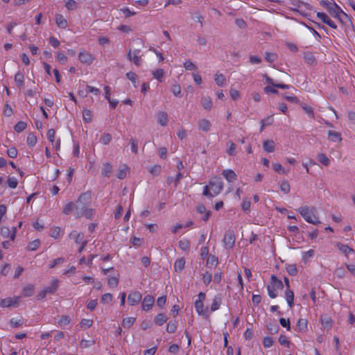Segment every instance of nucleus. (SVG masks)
Instances as JSON below:
<instances>
[{
  "mask_svg": "<svg viewBox=\"0 0 355 355\" xmlns=\"http://www.w3.org/2000/svg\"><path fill=\"white\" fill-rule=\"evenodd\" d=\"M320 4L327 10L331 17L337 19L342 24L347 26V23L348 21L345 19V17H343L342 13H338L336 12L328 3V1L320 0Z\"/></svg>",
  "mask_w": 355,
  "mask_h": 355,
  "instance_id": "nucleus-1",
  "label": "nucleus"
},
{
  "mask_svg": "<svg viewBox=\"0 0 355 355\" xmlns=\"http://www.w3.org/2000/svg\"><path fill=\"white\" fill-rule=\"evenodd\" d=\"M297 211L301 214V216L304 218V220L307 223L313 225H318L321 223V222L320 221L319 218L317 216L314 215H310V210L307 206H302L297 209Z\"/></svg>",
  "mask_w": 355,
  "mask_h": 355,
  "instance_id": "nucleus-2",
  "label": "nucleus"
},
{
  "mask_svg": "<svg viewBox=\"0 0 355 355\" xmlns=\"http://www.w3.org/2000/svg\"><path fill=\"white\" fill-rule=\"evenodd\" d=\"M209 187L215 196L222 191L223 183L220 178L215 176L209 180Z\"/></svg>",
  "mask_w": 355,
  "mask_h": 355,
  "instance_id": "nucleus-3",
  "label": "nucleus"
},
{
  "mask_svg": "<svg viewBox=\"0 0 355 355\" xmlns=\"http://www.w3.org/2000/svg\"><path fill=\"white\" fill-rule=\"evenodd\" d=\"M223 242L226 248L231 249L234 246L235 235L234 232L232 230H228L225 232Z\"/></svg>",
  "mask_w": 355,
  "mask_h": 355,
  "instance_id": "nucleus-4",
  "label": "nucleus"
},
{
  "mask_svg": "<svg viewBox=\"0 0 355 355\" xmlns=\"http://www.w3.org/2000/svg\"><path fill=\"white\" fill-rule=\"evenodd\" d=\"M20 302V297H7L6 299L0 300V306L1 307H10L17 306Z\"/></svg>",
  "mask_w": 355,
  "mask_h": 355,
  "instance_id": "nucleus-5",
  "label": "nucleus"
},
{
  "mask_svg": "<svg viewBox=\"0 0 355 355\" xmlns=\"http://www.w3.org/2000/svg\"><path fill=\"white\" fill-rule=\"evenodd\" d=\"M317 17L320 19L324 24L334 29L337 28V25L329 17V16L323 12H318Z\"/></svg>",
  "mask_w": 355,
  "mask_h": 355,
  "instance_id": "nucleus-6",
  "label": "nucleus"
},
{
  "mask_svg": "<svg viewBox=\"0 0 355 355\" xmlns=\"http://www.w3.org/2000/svg\"><path fill=\"white\" fill-rule=\"evenodd\" d=\"M155 303V298L151 295H147L143 299L141 302V308L144 311H148L153 306Z\"/></svg>",
  "mask_w": 355,
  "mask_h": 355,
  "instance_id": "nucleus-7",
  "label": "nucleus"
},
{
  "mask_svg": "<svg viewBox=\"0 0 355 355\" xmlns=\"http://www.w3.org/2000/svg\"><path fill=\"white\" fill-rule=\"evenodd\" d=\"M141 293L139 291H135L128 295V302L131 306H134L141 301Z\"/></svg>",
  "mask_w": 355,
  "mask_h": 355,
  "instance_id": "nucleus-8",
  "label": "nucleus"
},
{
  "mask_svg": "<svg viewBox=\"0 0 355 355\" xmlns=\"http://www.w3.org/2000/svg\"><path fill=\"white\" fill-rule=\"evenodd\" d=\"M79 60L84 64H90L92 63L94 58L91 53L86 51H80L79 53Z\"/></svg>",
  "mask_w": 355,
  "mask_h": 355,
  "instance_id": "nucleus-9",
  "label": "nucleus"
},
{
  "mask_svg": "<svg viewBox=\"0 0 355 355\" xmlns=\"http://www.w3.org/2000/svg\"><path fill=\"white\" fill-rule=\"evenodd\" d=\"M90 207L89 205H85L82 202H80L78 200L76 201V204L75 205V216L77 218H80L83 216L84 211H85V209Z\"/></svg>",
  "mask_w": 355,
  "mask_h": 355,
  "instance_id": "nucleus-10",
  "label": "nucleus"
},
{
  "mask_svg": "<svg viewBox=\"0 0 355 355\" xmlns=\"http://www.w3.org/2000/svg\"><path fill=\"white\" fill-rule=\"evenodd\" d=\"M328 3L336 12L338 13H342L343 17H345V19L348 21L349 24L352 26H353L350 17L347 13H345L335 1H333L332 3L328 1Z\"/></svg>",
  "mask_w": 355,
  "mask_h": 355,
  "instance_id": "nucleus-11",
  "label": "nucleus"
},
{
  "mask_svg": "<svg viewBox=\"0 0 355 355\" xmlns=\"http://www.w3.org/2000/svg\"><path fill=\"white\" fill-rule=\"evenodd\" d=\"M195 308L196 309L197 313L200 315H203V316H207L208 315L209 309H208L207 307L204 309V304H203L202 301H201V300H196L195 302Z\"/></svg>",
  "mask_w": 355,
  "mask_h": 355,
  "instance_id": "nucleus-12",
  "label": "nucleus"
},
{
  "mask_svg": "<svg viewBox=\"0 0 355 355\" xmlns=\"http://www.w3.org/2000/svg\"><path fill=\"white\" fill-rule=\"evenodd\" d=\"M270 288L276 290H282L284 288V284L276 275H272L270 277Z\"/></svg>",
  "mask_w": 355,
  "mask_h": 355,
  "instance_id": "nucleus-13",
  "label": "nucleus"
},
{
  "mask_svg": "<svg viewBox=\"0 0 355 355\" xmlns=\"http://www.w3.org/2000/svg\"><path fill=\"white\" fill-rule=\"evenodd\" d=\"M92 196V191H87L86 192L81 193L78 200L80 202H82L83 203H84L85 205L91 206Z\"/></svg>",
  "mask_w": 355,
  "mask_h": 355,
  "instance_id": "nucleus-14",
  "label": "nucleus"
},
{
  "mask_svg": "<svg viewBox=\"0 0 355 355\" xmlns=\"http://www.w3.org/2000/svg\"><path fill=\"white\" fill-rule=\"evenodd\" d=\"M222 175L225 177V178L229 182H233L237 178L236 174L232 169L224 170L222 173Z\"/></svg>",
  "mask_w": 355,
  "mask_h": 355,
  "instance_id": "nucleus-15",
  "label": "nucleus"
},
{
  "mask_svg": "<svg viewBox=\"0 0 355 355\" xmlns=\"http://www.w3.org/2000/svg\"><path fill=\"white\" fill-rule=\"evenodd\" d=\"M222 303V295L221 294L216 295L212 302V304L210 307L211 311H215L220 308V306Z\"/></svg>",
  "mask_w": 355,
  "mask_h": 355,
  "instance_id": "nucleus-16",
  "label": "nucleus"
},
{
  "mask_svg": "<svg viewBox=\"0 0 355 355\" xmlns=\"http://www.w3.org/2000/svg\"><path fill=\"white\" fill-rule=\"evenodd\" d=\"M328 139L333 142H340L342 141L341 134L338 132L328 130Z\"/></svg>",
  "mask_w": 355,
  "mask_h": 355,
  "instance_id": "nucleus-17",
  "label": "nucleus"
},
{
  "mask_svg": "<svg viewBox=\"0 0 355 355\" xmlns=\"http://www.w3.org/2000/svg\"><path fill=\"white\" fill-rule=\"evenodd\" d=\"M291 1V3L295 6V8H291V10H293V12H298L300 13L301 15L304 16V17H308L309 16V14L307 13H304L300 10H298V8L300 7V5H302V1L301 0H290Z\"/></svg>",
  "mask_w": 355,
  "mask_h": 355,
  "instance_id": "nucleus-18",
  "label": "nucleus"
},
{
  "mask_svg": "<svg viewBox=\"0 0 355 355\" xmlns=\"http://www.w3.org/2000/svg\"><path fill=\"white\" fill-rule=\"evenodd\" d=\"M275 144L273 140L267 139L263 142V148L267 153H272L275 150Z\"/></svg>",
  "mask_w": 355,
  "mask_h": 355,
  "instance_id": "nucleus-19",
  "label": "nucleus"
},
{
  "mask_svg": "<svg viewBox=\"0 0 355 355\" xmlns=\"http://www.w3.org/2000/svg\"><path fill=\"white\" fill-rule=\"evenodd\" d=\"M199 130L203 132H208L211 128V123L209 120L203 119H200L198 123Z\"/></svg>",
  "mask_w": 355,
  "mask_h": 355,
  "instance_id": "nucleus-20",
  "label": "nucleus"
},
{
  "mask_svg": "<svg viewBox=\"0 0 355 355\" xmlns=\"http://www.w3.org/2000/svg\"><path fill=\"white\" fill-rule=\"evenodd\" d=\"M15 82L19 88L24 87V76L21 71H17L15 75Z\"/></svg>",
  "mask_w": 355,
  "mask_h": 355,
  "instance_id": "nucleus-21",
  "label": "nucleus"
},
{
  "mask_svg": "<svg viewBox=\"0 0 355 355\" xmlns=\"http://www.w3.org/2000/svg\"><path fill=\"white\" fill-rule=\"evenodd\" d=\"M285 297L290 308L294 306V293L291 289H286L285 291Z\"/></svg>",
  "mask_w": 355,
  "mask_h": 355,
  "instance_id": "nucleus-22",
  "label": "nucleus"
},
{
  "mask_svg": "<svg viewBox=\"0 0 355 355\" xmlns=\"http://www.w3.org/2000/svg\"><path fill=\"white\" fill-rule=\"evenodd\" d=\"M55 23L59 28H65L67 26V21L60 14H56Z\"/></svg>",
  "mask_w": 355,
  "mask_h": 355,
  "instance_id": "nucleus-23",
  "label": "nucleus"
},
{
  "mask_svg": "<svg viewBox=\"0 0 355 355\" xmlns=\"http://www.w3.org/2000/svg\"><path fill=\"white\" fill-rule=\"evenodd\" d=\"M168 320V318L165 315L164 313H161L157 314L154 318V322L158 325H163Z\"/></svg>",
  "mask_w": 355,
  "mask_h": 355,
  "instance_id": "nucleus-24",
  "label": "nucleus"
},
{
  "mask_svg": "<svg viewBox=\"0 0 355 355\" xmlns=\"http://www.w3.org/2000/svg\"><path fill=\"white\" fill-rule=\"evenodd\" d=\"M157 121L158 123L162 125L165 126L167 124L168 121V114L165 112H159L157 114Z\"/></svg>",
  "mask_w": 355,
  "mask_h": 355,
  "instance_id": "nucleus-25",
  "label": "nucleus"
},
{
  "mask_svg": "<svg viewBox=\"0 0 355 355\" xmlns=\"http://www.w3.org/2000/svg\"><path fill=\"white\" fill-rule=\"evenodd\" d=\"M304 59L306 62L309 65H313L316 64V60L313 54L311 52H306L304 54Z\"/></svg>",
  "mask_w": 355,
  "mask_h": 355,
  "instance_id": "nucleus-26",
  "label": "nucleus"
},
{
  "mask_svg": "<svg viewBox=\"0 0 355 355\" xmlns=\"http://www.w3.org/2000/svg\"><path fill=\"white\" fill-rule=\"evenodd\" d=\"M58 288V280L54 279L52 281L51 286H46L44 289L48 293H54Z\"/></svg>",
  "mask_w": 355,
  "mask_h": 355,
  "instance_id": "nucleus-27",
  "label": "nucleus"
},
{
  "mask_svg": "<svg viewBox=\"0 0 355 355\" xmlns=\"http://www.w3.org/2000/svg\"><path fill=\"white\" fill-rule=\"evenodd\" d=\"M185 266V260L184 258H180L177 259L174 264L175 271L181 272Z\"/></svg>",
  "mask_w": 355,
  "mask_h": 355,
  "instance_id": "nucleus-28",
  "label": "nucleus"
},
{
  "mask_svg": "<svg viewBox=\"0 0 355 355\" xmlns=\"http://www.w3.org/2000/svg\"><path fill=\"white\" fill-rule=\"evenodd\" d=\"M34 293V286L33 284H28L25 286L22 290V294L24 297H31Z\"/></svg>",
  "mask_w": 355,
  "mask_h": 355,
  "instance_id": "nucleus-29",
  "label": "nucleus"
},
{
  "mask_svg": "<svg viewBox=\"0 0 355 355\" xmlns=\"http://www.w3.org/2000/svg\"><path fill=\"white\" fill-rule=\"evenodd\" d=\"M202 105L204 109L210 110L212 107V101L209 96L204 97L202 99Z\"/></svg>",
  "mask_w": 355,
  "mask_h": 355,
  "instance_id": "nucleus-30",
  "label": "nucleus"
},
{
  "mask_svg": "<svg viewBox=\"0 0 355 355\" xmlns=\"http://www.w3.org/2000/svg\"><path fill=\"white\" fill-rule=\"evenodd\" d=\"M303 110L311 117V119H314L315 115L313 109L309 106L307 104L304 103H299Z\"/></svg>",
  "mask_w": 355,
  "mask_h": 355,
  "instance_id": "nucleus-31",
  "label": "nucleus"
},
{
  "mask_svg": "<svg viewBox=\"0 0 355 355\" xmlns=\"http://www.w3.org/2000/svg\"><path fill=\"white\" fill-rule=\"evenodd\" d=\"M338 248L340 251L344 253L346 256L351 252H354V250L352 248L343 243H338Z\"/></svg>",
  "mask_w": 355,
  "mask_h": 355,
  "instance_id": "nucleus-32",
  "label": "nucleus"
},
{
  "mask_svg": "<svg viewBox=\"0 0 355 355\" xmlns=\"http://www.w3.org/2000/svg\"><path fill=\"white\" fill-rule=\"evenodd\" d=\"M318 160L324 166H329L330 164V159L324 153H320L318 155Z\"/></svg>",
  "mask_w": 355,
  "mask_h": 355,
  "instance_id": "nucleus-33",
  "label": "nucleus"
},
{
  "mask_svg": "<svg viewBox=\"0 0 355 355\" xmlns=\"http://www.w3.org/2000/svg\"><path fill=\"white\" fill-rule=\"evenodd\" d=\"M297 326L300 331H304L307 329V320L300 318L297 322Z\"/></svg>",
  "mask_w": 355,
  "mask_h": 355,
  "instance_id": "nucleus-34",
  "label": "nucleus"
},
{
  "mask_svg": "<svg viewBox=\"0 0 355 355\" xmlns=\"http://www.w3.org/2000/svg\"><path fill=\"white\" fill-rule=\"evenodd\" d=\"M135 320H136L135 318H133V317H128V318H124L122 322V326L124 328L128 329L134 324Z\"/></svg>",
  "mask_w": 355,
  "mask_h": 355,
  "instance_id": "nucleus-35",
  "label": "nucleus"
},
{
  "mask_svg": "<svg viewBox=\"0 0 355 355\" xmlns=\"http://www.w3.org/2000/svg\"><path fill=\"white\" fill-rule=\"evenodd\" d=\"M267 329L270 334H275L278 333L279 327L276 323H269L267 324Z\"/></svg>",
  "mask_w": 355,
  "mask_h": 355,
  "instance_id": "nucleus-36",
  "label": "nucleus"
},
{
  "mask_svg": "<svg viewBox=\"0 0 355 355\" xmlns=\"http://www.w3.org/2000/svg\"><path fill=\"white\" fill-rule=\"evenodd\" d=\"M27 124L24 121H19L14 126V130L17 132H21L26 128Z\"/></svg>",
  "mask_w": 355,
  "mask_h": 355,
  "instance_id": "nucleus-37",
  "label": "nucleus"
},
{
  "mask_svg": "<svg viewBox=\"0 0 355 355\" xmlns=\"http://www.w3.org/2000/svg\"><path fill=\"white\" fill-rule=\"evenodd\" d=\"M112 171V166L110 163H105L102 170V174L105 177H110Z\"/></svg>",
  "mask_w": 355,
  "mask_h": 355,
  "instance_id": "nucleus-38",
  "label": "nucleus"
},
{
  "mask_svg": "<svg viewBox=\"0 0 355 355\" xmlns=\"http://www.w3.org/2000/svg\"><path fill=\"white\" fill-rule=\"evenodd\" d=\"M83 120L85 123H90L92 121V114L89 110L84 109L83 111Z\"/></svg>",
  "mask_w": 355,
  "mask_h": 355,
  "instance_id": "nucleus-39",
  "label": "nucleus"
},
{
  "mask_svg": "<svg viewBox=\"0 0 355 355\" xmlns=\"http://www.w3.org/2000/svg\"><path fill=\"white\" fill-rule=\"evenodd\" d=\"M320 322H321L322 325L324 327L327 328V329L331 328L332 320L331 319V318L327 317V316L322 317L320 318Z\"/></svg>",
  "mask_w": 355,
  "mask_h": 355,
  "instance_id": "nucleus-40",
  "label": "nucleus"
},
{
  "mask_svg": "<svg viewBox=\"0 0 355 355\" xmlns=\"http://www.w3.org/2000/svg\"><path fill=\"white\" fill-rule=\"evenodd\" d=\"M37 137L34 133H30L27 137V144L29 147H33L37 143Z\"/></svg>",
  "mask_w": 355,
  "mask_h": 355,
  "instance_id": "nucleus-41",
  "label": "nucleus"
},
{
  "mask_svg": "<svg viewBox=\"0 0 355 355\" xmlns=\"http://www.w3.org/2000/svg\"><path fill=\"white\" fill-rule=\"evenodd\" d=\"M125 76H126L127 78L132 82L134 87H137V75L134 72L129 71L125 74Z\"/></svg>",
  "mask_w": 355,
  "mask_h": 355,
  "instance_id": "nucleus-42",
  "label": "nucleus"
},
{
  "mask_svg": "<svg viewBox=\"0 0 355 355\" xmlns=\"http://www.w3.org/2000/svg\"><path fill=\"white\" fill-rule=\"evenodd\" d=\"M40 245V241L39 239H35L28 243L27 249L29 251H34L39 248Z\"/></svg>",
  "mask_w": 355,
  "mask_h": 355,
  "instance_id": "nucleus-43",
  "label": "nucleus"
},
{
  "mask_svg": "<svg viewBox=\"0 0 355 355\" xmlns=\"http://www.w3.org/2000/svg\"><path fill=\"white\" fill-rule=\"evenodd\" d=\"M225 77L222 73H216L214 80L218 86H223L225 82Z\"/></svg>",
  "mask_w": 355,
  "mask_h": 355,
  "instance_id": "nucleus-44",
  "label": "nucleus"
},
{
  "mask_svg": "<svg viewBox=\"0 0 355 355\" xmlns=\"http://www.w3.org/2000/svg\"><path fill=\"white\" fill-rule=\"evenodd\" d=\"M164 74V71L162 69H158L153 73V78H156L159 82H162Z\"/></svg>",
  "mask_w": 355,
  "mask_h": 355,
  "instance_id": "nucleus-45",
  "label": "nucleus"
},
{
  "mask_svg": "<svg viewBox=\"0 0 355 355\" xmlns=\"http://www.w3.org/2000/svg\"><path fill=\"white\" fill-rule=\"evenodd\" d=\"M287 272L291 276H295L297 273V269L295 264H288L286 266Z\"/></svg>",
  "mask_w": 355,
  "mask_h": 355,
  "instance_id": "nucleus-46",
  "label": "nucleus"
},
{
  "mask_svg": "<svg viewBox=\"0 0 355 355\" xmlns=\"http://www.w3.org/2000/svg\"><path fill=\"white\" fill-rule=\"evenodd\" d=\"M250 206H251V202H250V199L248 198H244L243 203L241 205L243 211L246 213L249 212L250 210Z\"/></svg>",
  "mask_w": 355,
  "mask_h": 355,
  "instance_id": "nucleus-47",
  "label": "nucleus"
},
{
  "mask_svg": "<svg viewBox=\"0 0 355 355\" xmlns=\"http://www.w3.org/2000/svg\"><path fill=\"white\" fill-rule=\"evenodd\" d=\"M75 208V204L73 202H69L68 204H67L64 209H63V213L66 215H69L71 213L72 210Z\"/></svg>",
  "mask_w": 355,
  "mask_h": 355,
  "instance_id": "nucleus-48",
  "label": "nucleus"
},
{
  "mask_svg": "<svg viewBox=\"0 0 355 355\" xmlns=\"http://www.w3.org/2000/svg\"><path fill=\"white\" fill-rule=\"evenodd\" d=\"M177 329V324L175 321H170L167 324L166 331L169 334H173Z\"/></svg>",
  "mask_w": 355,
  "mask_h": 355,
  "instance_id": "nucleus-49",
  "label": "nucleus"
},
{
  "mask_svg": "<svg viewBox=\"0 0 355 355\" xmlns=\"http://www.w3.org/2000/svg\"><path fill=\"white\" fill-rule=\"evenodd\" d=\"M178 244L179 248L183 251H187L190 248V243L188 240H181Z\"/></svg>",
  "mask_w": 355,
  "mask_h": 355,
  "instance_id": "nucleus-50",
  "label": "nucleus"
},
{
  "mask_svg": "<svg viewBox=\"0 0 355 355\" xmlns=\"http://www.w3.org/2000/svg\"><path fill=\"white\" fill-rule=\"evenodd\" d=\"M209 184L208 185H205L203 188V191H202V195L209 198H214L215 197L214 194L213 193V192H211V189L209 187Z\"/></svg>",
  "mask_w": 355,
  "mask_h": 355,
  "instance_id": "nucleus-51",
  "label": "nucleus"
},
{
  "mask_svg": "<svg viewBox=\"0 0 355 355\" xmlns=\"http://www.w3.org/2000/svg\"><path fill=\"white\" fill-rule=\"evenodd\" d=\"M112 140V135L109 133L103 134L100 138V141L104 145H107Z\"/></svg>",
  "mask_w": 355,
  "mask_h": 355,
  "instance_id": "nucleus-52",
  "label": "nucleus"
},
{
  "mask_svg": "<svg viewBox=\"0 0 355 355\" xmlns=\"http://www.w3.org/2000/svg\"><path fill=\"white\" fill-rule=\"evenodd\" d=\"M279 324L283 327L286 328L288 331L291 329V322L289 318L285 319L284 318H280L279 319Z\"/></svg>",
  "mask_w": 355,
  "mask_h": 355,
  "instance_id": "nucleus-53",
  "label": "nucleus"
},
{
  "mask_svg": "<svg viewBox=\"0 0 355 355\" xmlns=\"http://www.w3.org/2000/svg\"><path fill=\"white\" fill-rule=\"evenodd\" d=\"M65 259L63 258V257H59V258H57L55 259H54L49 265V267L50 268H55L56 266L58 265H60V264H62L63 263L65 262Z\"/></svg>",
  "mask_w": 355,
  "mask_h": 355,
  "instance_id": "nucleus-54",
  "label": "nucleus"
},
{
  "mask_svg": "<svg viewBox=\"0 0 355 355\" xmlns=\"http://www.w3.org/2000/svg\"><path fill=\"white\" fill-rule=\"evenodd\" d=\"M264 58L268 62L272 63L277 59V55L273 53L266 52Z\"/></svg>",
  "mask_w": 355,
  "mask_h": 355,
  "instance_id": "nucleus-55",
  "label": "nucleus"
},
{
  "mask_svg": "<svg viewBox=\"0 0 355 355\" xmlns=\"http://www.w3.org/2000/svg\"><path fill=\"white\" fill-rule=\"evenodd\" d=\"M280 189L283 193H284L286 194H287L290 192L291 187H290V184L288 182V181H284L281 183Z\"/></svg>",
  "mask_w": 355,
  "mask_h": 355,
  "instance_id": "nucleus-56",
  "label": "nucleus"
},
{
  "mask_svg": "<svg viewBox=\"0 0 355 355\" xmlns=\"http://www.w3.org/2000/svg\"><path fill=\"white\" fill-rule=\"evenodd\" d=\"M7 182L8 187L11 189H15L18 184V180L14 177H8Z\"/></svg>",
  "mask_w": 355,
  "mask_h": 355,
  "instance_id": "nucleus-57",
  "label": "nucleus"
},
{
  "mask_svg": "<svg viewBox=\"0 0 355 355\" xmlns=\"http://www.w3.org/2000/svg\"><path fill=\"white\" fill-rule=\"evenodd\" d=\"M171 91L175 96H181V87L179 84H173Z\"/></svg>",
  "mask_w": 355,
  "mask_h": 355,
  "instance_id": "nucleus-58",
  "label": "nucleus"
},
{
  "mask_svg": "<svg viewBox=\"0 0 355 355\" xmlns=\"http://www.w3.org/2000/svg\"><path fill=\"white\" fill-rule=\"evenodd\" d=\"M229 146V148L227 149V153L231 156L236 155V144L232 141H228L227 143Z\"/></svg>",
  "mask_w": 355,
  "mask_h": 355,
  "instance_id": "nucleus-59",
  "label": "nucleus"
},
{
  "mask_svg": "<svg viewBox=\"0 0 355 355\" xmlns=\"http://www.w3.org/2000/svg\"><path fill=\"white\" fill-rule=\"evenodd\" d=\"M107 284L110 288H116L119 284V279L116 277H111L108 279Z\"/></svg>",
  "mask_w": 355,
  "mask_h": 355,
  "instance_id": "nucleus-60",
  "label": "nucleus"
},
{
  "mask_svg": "<svg viewBox=\"0 0 355 355\" xmlns=\"http://www.w3.org/2000/svg\"><path fill=\"white\" fill-rule=\"evenodd\" d=\"M70 320V318L68 315H61V317L58 320V323L61 326L67 325L68 324H69Z\"/></svg>",
  "mask_w": 355,
  "mask_h": 355,
  "instance_id": "nucleus-61",
  "label": "nucleus"
},
{
  "mask_svg": "<svg viewBox=\"0 0 355 355\" xmlns=\"http://www.w3.org/2000/svg\"><path fill=\"white\" fill-rule=\"evenodd\" d=\"M279 343L282 345L289 347L290 341L288 340V338L284 334L280 335L279 338Z\"/></svg>",
  "mask_w": 355,
  "mask_h": 355,
  "instance_id": "nucleus-62",
  "label": "nucleus"
},
{
  "mask_svg": "<svg viewBox=\"0 0 355 355\" xmlns=\"http://www.w3.org/2000/svg\"><path fill=\"white\" fill-rule=\"evenodd\" d=\"M94 213H95V210L94 209L90 208V207H88L85 209V211H84L83 216H85V218L87 219H92Z\"/></svg>",
  "mask_w": 355,
  "mask_h": 355,
  "instance_id": "nucleus-63",
  "label": "nucleus"
},
{
  "mask_svg": "<svg viewBox=\"0 0 355 355\" xmlns=\"http://www.w3.org/2000/svg\"><path fill=\"white\" fill-rule=\"evenodd\" d=\"M65 6L69 10H74L77 8V3L74 0H68Z\"/></svg>",
  "mask_w": 355,
  "mask_h": 355,
  "instance_id": "nucleus-64",
  "label": "nucleus"
}]
</instances>
